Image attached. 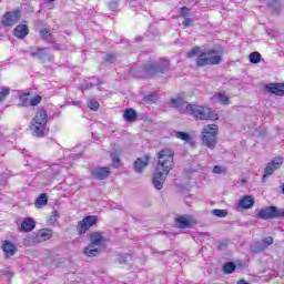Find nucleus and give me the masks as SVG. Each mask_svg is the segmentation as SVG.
<instances>
[{"mask_svg": "<svg viewBox=\"0 0 284 284\" xmlns=\"http://www.w3.org/2000/svg\"><path fill=\"white\" fill-rule=\"evenodd\" d=\"M181 17H183V19L190 17V9H187V7L181 8Z\"/></svg>", "mask_w": 284, "mask_h": 284, "instance_id": "nucleus-44", "label": "nucleus"}, {"mask_svg": "<svg viewBox=\"0 0 284 284\" xmlns=\"http://www.w3.org/2000/svg\"><path fill=\"white\" fill-rule=\"evenodd\" d=\"M73 105H78L79 108H81V105H83V102L77 101V102H73Z\"/></svg>", "mask_w": 284, "mask_h": 284, "instance_id": "nucleus-50", "label": "nucleus"}, {"mask_svg": "<svg viewBox=\"0 0 284 284\" xmlns=\"http://www.w3.org/2000/svg\"><path fill=\"white\" fill-rule=\"evenodd\" d=\"M2 251L4 252V256L7 258H10V256H14V252H17V246L14 243L6 240L2 244Z\"/></svg>", "mask_w": 284, "mask_h": 284, "instance_id": "nucleus-17", "label": "nucleus"}, {"mask_svg": "<svg viewBox=\"0 0 284 284\" xmlns=\"http://www.w3.org/2000/svg\"><path fill=\"white\" fill-rule=\"evenodd\" d=\"M261 243L264 246V248L267 250V247H270V245H272L274 243V239L272 236H267V237H264L261 241Z\"/></svg>", "mask_w": 284, "mask_h": 284, "instance_id": "nucleus-36", "label": "nucleus"}, {"mask_svg": "<svg viewBox=\"0 0 284 284\" xmlns=\"http://www.w3.org/2000/svg\"><path fill=\"white\" fill-rule=\"evenodd\" d=\"M182 26H184V28H190L192 26H194V20L191 18H184Z\"/></svg>", "mask_w": 284, "mask_h": 284, "instance_id": "nucleus-41", "label": "nucleus"}, {"mask_svg": "<svg viewBox=\"0 0 284 284\" xmlns=\"http://www.w3.org/2000/svg\"><path fill=\"white\" fill-rule=\"evenodd\" d=\"M172 108H175L180 112H184L185 114H190L194 116V119H199L200 121H216L219 115L216 112L207 106H201L192 103H187L185 99L182 97L172 98L170 101Z\"/></svg>", "mask_w": 284, "mask_h": 284, "instance_id": "nucleus-1", "label": "nucleus"}, {"mask_svg": "<svg viewBox=\"0 0 284 284\" xmlns=\"http://www.w3.org/2000/svg\"><path fill=\"white\" fill-rule=\"evenodd\" d=\"M9 94H10V89L3 88L0 92V101H3V99H6V97H8Z\"/></svg>", "mask_w": 284, "mask_h": 284, "instance_id": "nucleus-42", "label": "nucleus"}, {"mask_svg": "<svg viewBox=\"0 0 284 284\" xmlns=\"http://www.w3.org/2000/svg\"><path fill=\"white\" fill-rule=\"evenodd\" d=\"M144 99H145V101H152L154 99V95L149 94Z\"/></svg>", "mask_w": 284, "mask_h": 284, "instance_id": "nucleus-49", "label": "nucleus"}, {"mask_svg": "<svg viewBox=\"0 0 284 284\" xmlns=\"http://www.w3.org/2000/svg\"><path fill=\"white\" fill-rule=\"evenodd\" d=\"M284 219V210H278L276 206H267L265 209H261L257 213V219H262L263 221H270V219Z\"/></svg>", "mask_w": 284, "mask_h": 284, "instance_id": "nucleus-7", "label": "nucleus"}, {"mask_svg": "<svg viewBox=\"0 0 284 284\" xmlns=\"http://www.w3.org/2000/svg\"><path fill=\"white\" fill-rule=\"evenodd\" d=\"M29 32L30 29H28L26 24H18L13 30V34L17 37V39H26Z\"/></svg>", "mask_w": 284, "mask_h": 284, "instance_id": "nucleus-19", "label": "nucleus"}, {"mask_svg": "<svg viewBox=\"0 0 284 284\" xmlns=\"http://www.w3.org/2000/svg\"><path fill=\"white\" fill-rule=\"evenodd\" d=\"M283 165V158H275L271 163L266 165L264 169V175L262 176V183H265L267 181V176H272L276 170L281 169Z\"/></svg>", "mask_w": 284, "mask_h": 284, "instance_id": "nucleus-10", "label": "nucleus"}, {"mask_svg": "<svg viewBox=\"0 0 284 284\" xmlns=\"http://www.w3.org/2000/svg\"><path fill=\"white\" fill-rule=\"evenodd\" d=\"M159 161L153 173L152 183L155 190H163V185L170 171L174 168V151L170 149H163L158 153Z\"/></svg>", "mask_w": 284, "mask_h": 284, "instance_id": "nucleus-2", "label": "nucleus"}, {"mask_svg": "<svg viewBox=\"0 0 284 284\" xmlns=\"http://www.w3.org/2000/svg\"><path fill=\"white\" fill-rule=\"evenodd\" d=\"M223 61V49H204L201 58L196 59L197 68H204V65H219Z\"/></svg>", "mask_w": 284, "mask_h": 284, "instance_id": "nucleus-3", "label": "nucleus"}, {"mask_svg": "<svg viewBox=\"0 0 284 284\" xmlns=\"http://www.w3.org/2000/svg\"><path fill=\"white\" fill-rule=\"evenodd\" d=\"M282 192H283V194H284V183L282 184Z\"/></svg>", "mask_w": 284, "mask_h": 284, "instance_id": "nucleus-52", "label": "nucleus"}, {"mask_svg": "<svg viewBox=\"0 0 284 284\" xmlns=\"http://www.w3.org/2000/svg\"><path fill=\"white\" fill-rule=\"evenodd\" d=\"M217 101H220L222 105H230V98L223 92L217 93Z\"/></svg>", "mask_w": 284, "mask_h": 284, "instance_id": "nucleus-34", "label": "nucleus"}, {"mask_svg": "<svg viewBox=\"0 0 284 284\" xmlns=\"http://www.w3.org/2000/svg\"><path fill=\"white\" fill-rule=\"evenodd\" d=\"M0 274H2L3 276H12V272H10V270H2L0 271Z\"/></svg>", "mask_w": 284, "mask_h": 284, "instance_id": "nucleus-47", "label": "nucleus"}, {"mask_svg": "<svg viewBox=\"0 0 284 284\" xmlns=\"http://www.w3.org/2000/svg\"><path fill=\"white\" fill-rule=\"evenodd\" d=\"M54 1H57V0H49V3H52V2H54Z\"/></svg>", "mask_w": 284, "mask_h": 284, "instance_id": "nucleus-53", "label": "nucleus"}, {"mask_svg": "<svg viewBox=\"0 0 284 284\" xmlns=\"http://www.w3.org/2000/svg\"><path fill=\"white\" fill-rule=\"evenodd\" d=\"M40 103H41V95H36L34 98L29 100V105H31L32 108H37V105H39Z\"/></svg>", "mask_w": 284, "mask_h": 284, "instance_id": "nucleus-38", "label": "nucleus"}, {"mask_svg": "<svg viewBox=\"0 0 284 284\" xmlns=\"http://www.w3.org/2000/svg\"><path fill=\"white\" fill-rule=\"evenodd\" d=\"M175 223L180 230H185L192 225V220L185 215L175 219Z\"/></svg>", "mask_w": 284, "mask_h": 284, "instance_id": "nucleus-20", "label": "nucleus"}, {"mask_svg": "<svg viewBox=\"0 0 284 284\" xmlns=\"http://www.w3.org/2000/svg\"><path fill=\"white\" fill-rule=\"evenodd\" d=\"M109 9L112 11V12H116L119 10V1L116 0H110L109 2Z\"/></svg>", "mask_w": 284, "mask_h": 284, "instance_id": "nucleus-40", "label": "nucleus"}, {"mask_svg": "<svg viewBox=\"0 0 284 284\" xmlns=\"http://www.w3.org/2000/svg\"><path fill=\"white\" fill-rule=\"evenodd\" d=\"M99 217L95 215L85 216L82 221L78 222L77 232L79 236H83L88 230H90L93 225H97Z\"/></svg>", "mask_w": 284, "mask_h": 284, "instance_id": "nucleus-9", "label": "nucleus"}, {"mask_svg": "<svg viewBox=\"0 0 284 284\" xmlns=\"http://www.w3.org/2000/svg\"><path fill=\"white\" fill-rule=\"evenodd\" d=\"M89 240L90 244L95 247H101L106 241L105 235H103L101 232H92L89 235Z\"/></svg>", "mask_w": 284, "mask_h": 284, "instance_id": "nucleus-14", "label": "nucleus"}, {"mask_svg": "<svg viewBox=\"0 0 284 284\" xmlns=\"http://www.w3.org/2000/svg\"><path fill=\"white\" fill-rule=\"evenodd\" d=\"M135 41H141V38H136Z\"/></svg>", "mask_w": 284, "mask_h": 284, "instance_id": "nucleus-54", "label": "nucleus"}, {"mask_svg": "<svg viewBox=\"0 0 284 284\" xmlns=\"http://www.w3.org/2000/svg\"><path fill=\"white\" fill-rule=\"evenodd\" d=\"M266 90L276 97H284V83H271L266 85Z\"/></svg>", "mask_w": 284, "mask_h": 284, "instance_id": "nucleus-16", "label": "nucleus"}, {"mask_svg": "<svg viewBox=\"0 0 284 284\" xmlns=\"http://www.w3.org/2000/svg\"><path fill=\"white\" fill-rule=\"evenodd\" d=\"M44 205H48V195L45 193H41L36 201V207L41 210Z\"/></svg>", "mask_w": 284, "mask_h": 284, "instance_id": "nucleus-25", "label": "nucleus"}, {"mask_svg": "<svg viewBox=\"0 0 284 284\" xmlns=\"http://www.w3.org/2000/svg\"><path fill=\"white\" fill-rule=\"evenodd\" d=\"M166 70H170V61L166 59H160L159 62L148 63L143 67L146 77H154V74L159 73L163 74Z\"/></svg>", "mask_w": 284, "mask_h": 284, "instance_id": "nucleus-6", "label": "nucleus"}, {"mask_svg": "<svg viewBox=\"0 0 284 284\" xmlns=\"http://www.w3.org/2000/svg\"><path fill=\"white\" fill-rule=\"evenodd\" d=\"M110 168L108 166H97L91 171V176L95 179L97 181H104V179H108L110 176Z\"/></svg>", "mask_w": 284, "mask_h": 284, "instance_id": "nucleus-12", "label": "nucleus"}, {"mask_svg": "<svg viewBox=\"0 0 284 284\" xmlns=\"http://www.w3.org/2000/svg\"><path fill=\"white\" fill-rule=\"evenodd\" d=\"M100 84H101V80H99V78L97 77L89 78L85 85L82 88V92H85V90H90L91 88H94L95 85H100Z\"/></svg>", "mask_w": 284, "mask_h": 284, "instance_id": "nucleus-23", "label": "nucleus"}, {"mask_svg": "<svg viewBox=\"0 0 284 284\" xmlns=\"http://www.w3.org/2000/svg\"><path fill=\"white\" fill-rule=\"evenodd\" d=\"M101 254V250L97 246H94L93 244H89L85 248H84V255L89 256L90 258L94 257V256H99Z\"/></svg>", "mask_w": 284, "mask_h": 284, "instance_id": "nucleus-21", "label": "nucleus"}, {"mask_svg": "<svg viewBox=\"0 0 284 284\" xmlns=\"http://www.w3.org/2000/svg\"><path fill=\"white\" fill-rule=\"evenodd\" d=\"M236 270V264L234 262H227L223 265L224 274H232Z\"/></svg>", "mask_w": 284, "mask_h": 284, "instance_id": "nucleus-30", "label": "nucleus"}, {"mask_svg": "<svg viewBox=\"0 0 284 284\" xmlns=\"http://www.w3.org/2000/svg\"><path fill=\"white\" fill-rule=\"evenodd\" d=\"M248 59H250V63H261V54L258 53V51H255V52H252L250 55H248Z\"/></svg>", "mask_w": 284, "mask_h": 284, "instance_id": "nucleus-33", "label": "nucleus"}, {"mask_svg": "<svg viewBox=\"0 0 284 284\" xmlns=\"http://www.w3.org/2000/svg\"><path fill=\"white\" fill-rule=\"evenodd\" d=\"M251 250L254 254H260V252H265L266 248L262 242H256L251 246Z\"/></svg>", "mask_w": 284, "mask_h": 284, "instance_id": "nucleus-31", "label": "nucleus"}, {"mask_svg": "<svg viewBox=\"0 0 284 284\" xmlns=\"http://www.w3.org/2000/svg\"><path fill=\"white\" fill-rule=\"evenodd\" d=\"M50 239H52V230H40L37 234H32L28 237L27 245H37L38 243L50 241Z\"/></svg>", "mask_w": 284, "mask_h": 284, "instance_id": "nucleus-8", "label": "nucleus"}, {"mask_svg": "<svg viewBox=\"0 0 284 284\" xmlns=\"http://www.w3.org/2000/svg\"><path fill=\"white\" fill-rule=\"evenodd\" d=\"M34 227H36V222L31 217L24 219L21 224V230L23 232H32V230H34Z\"/></svg>", "mask_w": 284, "mask_h": 284, "instance_id": "nucleus-22", "label": "nucleus"}, {"mask_svg": "<svg viewBox=\"0 0 284 284\" xmlns=\"http://www.w3.org/2000/svg\"><path fill=\"white\" fill-rule=\"evenodd\" d=\"M40 34H41L42 39H48V37H50V31H48V29H42L40 31Z\"/></svg>", "mask_w": 284, "mask_h": 284, "instance_id": "nucleus-45", "label": "nucleus"}, {"mask_svg": "<svg viewBox=\"0 0 284 284\" xmlns=\"http://www.w3.org/2000/svg\"><path fill=\"white\" fill-rule=\"evenodd\" d=\"M88 105H89L90 110H93V112H97V110H99V103H98V101L94 100V99H92V98H90V99L88 100Z\"/></svg>", "mask_w": 284, "mask_h": 284, "instance_id": "nucleus-35", "label": "nucleus"}, {"mask_svg": "<svg viewBox=\"0 0 284 284\" xmlns=\"http://www.w3.org/2000/svg\"><path fill=\"white\" fill-rule=\"evenodd\" d=\"M136 119V111L134 109H125L124 110V120L130 122Z\"/></svg>", "mask_w": 284, "mask_h": 284, "instance_id": "nucleus-27", "label": "nucleus"}, {"mask_svg": "<svg viewBox=\"0 0 284 284\" xmlns=\"http://www.w3.org/2000/svg\"><path fill=\"white\" fill-rule=\"evenodd\" d=\"M213 174H223V168L219 166V165H215L213 168Z\"/></svg>", "mask_w": 284, "mask_h": 284, "instance_id": "nucleus-46", "label": "nucleus"}, {"mask_svg": "<svg viewBox=\"0 0 284 284\" xmlns=\"http://www.w3.org/2000/svg\"><path fill=\"white\" fill-rule=\"evenodd\" d=\"M219 125L216 124H209L204 126L201 133V141L204 148L209 150H214L216 144L219 143Z\"/></svg>", "mask_w": 284, "mask_h": 284, "instance_id": "nucleus-4", "label": "nucleus"}, {"mask_svg": "<svg viewBox=\"0 0 284 284\" xmlns=\"http://www.w3.org/2000/svg\"><path fill=\"white\" fill-rule=\"evenodd\" d=\"M57 219H59V212L54 211L52 212L51 221H57Z\"/></svg>", "mask_w": 284, "mask_h": 284, "instance_id": "nucleus-48", "label": "nucleus"}, {"mask_svg": "<svg viewBox=\"0 0 284 284\" xmlns=\"http://www.w3.org/2000/svg\"><path fill=\"white\" fill-rule=\"evenodd\" d=\"M150 154H145L142 158H138L133 164L134 171L138 174H141V172H143L144 169L148 168V165H150Z\"/></svg>", "mask_w": 284, "mask_h": 284, "instance_id": "nucleus-13", "label": "nucleus"}, {"mask_svg": "<svg viewBox=\"0 0 284 284\" xmlns=\"http://www.w3.org/2000/svg\"><path fill=\"white\" fill-rule=\"evenodd\" d=\"M105 61L108 63H114V61H116V54H114V53L106 54Z\"/></svg>", "mask_w": 284, "mask_h": 284, "instance_id": "nucleus-43", "label": "nucleus"}, {"mask_svg": "<svg viewBox=\"0 0 284 284\" xmlns=\"http://www.w3.org/2000/svg\"><path fill=\"white\" fill-rule=\"evenodd\" d=\"M53 50H59V44L53 45Z\"/></svg>", "mask_w": 284, "mask_h": 284, "instance_id": "nucleus-51", "label": "nucleus"}, {"mask_svg": "<svg viewBox=\"0 0 284 284\" xmlns=\"http://www.w3.org/2000/svg\"><path fill=\"white\" fill-rule=\"evenodd\" d=\"M239 207L242 210H252L254 207V197L252 195H245L239 201Z\"/></svg>", "mask_w": 284, "mask_h": 284, "instance_id": "nucleus-18", "label": "nucleus"}, {"mask_svg": "<svg viewBox=\"0 0 284 284\" xmlns=\"http://www.w3.org/2000/svg\"><path fill=\"white\" fill-rule=\"evenodd\" d=\"M21 19V11L13 10L7 11L2 17V26L11 27L14 26Z\"/></svg>", "mask_w": 284, "mask_h": 284, "instance_id": "nucleus-11", "label": "nucleus"}, {"mask_svg": "<svg viewBox=\"0 0 284 284\" xmlns=\"http://www.w3.org/2000/svg\"><path fill=\"white\" fill-rule=\"evenodd\" d=\"M110 156H111L113 168L119 170V168H121V158L119 156V153L113 152V153H111Z\"/></svg>", "mask_w": 284, "mask_h": 284, "instance_id": "nucleus-28", "label": "nucleus"}, {"mask_svg": "<svg viewBox=\"0 0 284 284\" xmlns=\"http://www.w3.org/2000/svg\"><path fill=\"white\" fill-rule=\"evenodd\" d=\"M128 258H132V255H118L116 261L120 265H124V263H128Z\"/></svg>", "mask_w": 284, "mask_h": 284, "instance_id": "nucleus-39", "label": "nucleus"}, {"mask_svg": "<svg viewBox=\"0 0 284 284\" xmlns=\"http://www.w3.org/2000/svg\"><path fill=\"white\" fill-rule=\"evenodd\" d=\"M28 97H30V93H22L19 95L20 104H18V108H28V105H30V99H28Z\"/></svg>", "mask_w": 284, "mask_h": 284, "instance_id": "nucleus-26", "label": "nucleus"}, {"mask_svg": "<svg viewBox=\"0 0 284 284\" xmlns=\"http://www.w3.org/2000/svg\"><path fill=\"white\" fill-rule=\"evenodd\" d=\"M204 50L201 49V47H194L190 51L186 52L187 59H192L194 57H197V59H201V54H203Z\"/></svg>", "mask_w": 284, "mask_h": 284, "instance_id": "nucleus-24", "label": "nucleus"}, {"mask_svg": "<svg viewBox=\"0 0 284 284\" xmlns=\"http://www.w3.org/2000/svg\"><path fill=\"white\" fill-rule=\"evenodd\" d=\"M211 214L217 219H225V216H227V210L214 209L211 211Z\"/></svg>", "mask_w": 284, "mask_h": 284, "instance_id": "nucleus-29", "label": "nucleus"}, {"mask_svg": "<svg viewBox=\"0 0 284 284\" xmlns=\"http://www.w3.org/2000/svg\"><path fill=\"white\" fill-rule=\"evenodd\" d=\"M45 125H48V112L39 110L31 121V131L33 136L41 138L45 134Z\"/></svg>", "mask_w": 284, "mask_h": 284, "instance_id": "nucleus-5", "label": "nucleus"}, {"mask_svg": "<svg viewBox=\"0 0 284 284\" xmlns=\"http://www.w3.org/2000/svg\"><path fill=\"white\" fill-rule=\"evenodd\" d=\"M30 55L40 59V61H52V57H50L45 48H38L36 51H31Z\"/></svg>", "mask_w": 284, "mask_h": 284, "instance_id": "nucleus-15", "label": "nucleus"}, {"mask_svg": "<svg viewBox=\"0 0 284 284\" xmlns=\"http://www.w3.org/2000/svg\"><path fill=\"white\" fill-rule=\"evenodd\" d=\"M175 134V138L176 139H180L181 141H186V142H190V140L192 139L189 133H185L183 131H175L174 132Z\"/></svg>", "mask_w": 284, "mask_h": 284, "instance_id": "nucleus-32", "label": "nucleus"}, {"mask_svg": "<svg viewBox=\"0 0 284 284\" xmlns=\"http://www.w3.org/2000/svg\"><path fill=\"white\" fill-rule=\"evenodd\" d=\"M268 6L272 8V10H274L275 12H281V3L278 2V0H272L271 2H268Z\"/></svg>", "mask_w": 284, "mask_h": 284, "instance_id": "nucleus-37", "label": "nucleus"}]
</instances>
